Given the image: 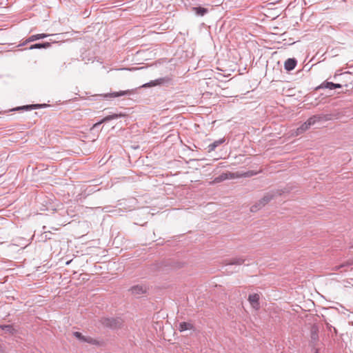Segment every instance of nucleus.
<instances>
[{
	"instance_id": "nucleus-22",
	"label": "nucleus",
	"mask_w": 353,
	"mask_h": 353,
	"mask_svg": "<svg viewBox=\"0 0 353 353\" xmlns=\"http://www.w3.org/2000/svg\"><path fill=\"white\" fill-rule=\"evenodd\" d=\"M113 323H115V320L114 319L111 320V323L109 324V325L112 327H116V325L113 324Z\"/></svg>"
},
{
	"instance_id": "nucleus-8",
	"label": "nucleus",
	"mask_w": 353,
	"mask_h": 353,
	"mask_svg": "<svg viewBox=\"0 0 353 353\" xmlns=\"http://www.w3.org/2000/svg\"><path fill=\"white\" fill-rule=\"evenodd\" d=\"M194 328V325L190 322H181L179 325V330L180 332H183L185 330H190Z\"/></svg>"
},
{
	"instance_id": "nucleus-12",
	"label": "nucleus",
	"mask_w": 353,
	"mask_h": 353,
	"mask_svg": "<svg viewBox=\"0 0 353 353\" xmlns=\"http://www.w3.org/2000/svg\"><path fill=\"white\" fill-rule=\"evenodd\" d=\"M0 328L10 334H13L14 333V329L11 325H0Z\"/></svg>"
},
{
	"instance_id": "nucleus-11",
	"label": "nucleus",
	"mask_w": 353,
	"mask_h": 353,
	"mask_svg": "<svg viewBox=\"0 0 353 353\" xmlns=\"http://www.w3.org/2000/svg\"><path fill=\"white\" fill-rule=\"evenodd\" d=\"M49 34H34V35H32L30 36V37H28V39H27L26 40V42H32V41H34L36 40H38V39H43V38H46L48 36Z\"/></svg>"
},
{
	"instance_id": "nucleus-19",
	"label": "nucleus",
	"mask_w": 353,
	"mask_h": 353,
	"mask_svg": "<svg viewBox=\"0 0 353 353\" xmlns=\"http://www.w3.org/2000/svg\"><path fill=\"white\" fill-rule=\"evenodd\" d=\"M272 199L270 196H265L263 198L262 201H260L259 205H265Z\"/></svg>"
},
{
	"instance_id": "nucleus-1",
	"label": "nucleus",
	"mask_w": 353,
	"mask_h": 353,
	"mask_svg": "<svg viewBox=\"0 0 353 353\" xmlns=\"http://www.w3.org/2000/svg\"><path fill=\"white\" fill-rule=\"evenodd\" d=\"M321 118L318 116H313L309 118L304 123L298 128L295 132V135L298 136L306 130H307L312 125L315 124L317 121H320Z\"/></svg>"
},
{
	"instance_id": "nucleus-5",
	"label": "nucleus",
	"mask_w": 353,
	"mask_h": 353,
	"mask_svg": "<svg viewBox=\"0 0 353 353\" xmlns=\"http://www.w3.org/2000/svg\"><path fill=\"white\" fill-rule=\"evenodd\" d=\"M259 299H260V296L259 294H256V293L250 294L248 296V301H249L250 305L256 310H259L260 308Z\"/></svg>"
},
{
	"instance_id": "nucleus-4",
	"label": "nucleus",
	"mask_w": 353,
	"mask_h": 353,
	"mask_svg": "<svg viewBox=\"0 0 353 353\" xmlns=\"http://www.w3.org/2000/svg\"><path fill=\"white\" fill-rule=\"evenodd\" d=\"M73 335L76 338H77L79 340H80L83 342L93 344V345H99V343L97 340H96L90 336H85L79 332H74L73 333Z\"/></svg>"
},
{
	"instance_id": "nucleus-10",
	"label": "nucleus",
	"mask_w": 353,
	"mask_h": 353,
	"mask_svg": "<svg viewBox=\"0 0 353 353\" xmlns=\"http://www.w3.org/2000/svg\"><path fill=\"white\" fill-rule=\"evenodd\" d=\"M225 142V139H221L219 140L215 141L212 143L210 144L208 146V152H210L212 151H214L216 147L220 145L221 144Z\"/></svg>"
},
{
	"instance_id": "nucleus-18",
	"label": "nucleus",
	"mask_w": 353,
	"mask_h": 353,
	"mask_svg": "<svg viewBox=\"0 0 353 353\" xmlns=\"http://www.w3.org/2000/svg\"><path fill=\"white\" fill-rule=\"evenodd\" d=\"M227 179H228V174H222L220 176L214 179V181L218 183V182H220V181H223Z\"/></svg>"
},
{
	"instance_id": "nucleus-17",
	"label": "nucleus",
	"mask_w": 353,
	"mask_h": 353,
	"mask_svg": "<svg viewBox=\"0 0 353 353\" xmlns=\"http://www.w3.org/2000/svg\"><path fill=\"white\" fill-rule=\"evenodd\" d=\"M311 337L314 340L318 339V329L316 326H313L311 330Z\"/></svg>"
},
{
	"instance_id": "nucleus-9",
	"label": "nucleus",
	"mask_w": 353,
	"mask_h": 353,
	"mask_svg": "<svg viewBox=\"0 0 353 353\" xmlns=\"http://www.w3.org/2000/svg\"><path fill=\"white\" fill-rule=\"evenodd\" d=\"M121 116V114H112V115H108L105 117H104L102 120H101L100 121L96 123L94 125H93V128H96L97 127L98 125H101V123H105V122H107V121H109L110 120H112V119H117L118 117H119Z\"/></svg>"
},
{
	"instance_id": "nucleus-13",
	"label": "nucleus",
	"mask_w": 353,
	"mask_h": 353,
	"mask_svg": "<svg viewBox=\"0 0 353 353\" xmlns=\"http://www.w3.org/2000/svg\"><path fill=\"white\" fill-rule=\"evenodd\" d=\"M50 46V43L48 42H46L43 43H36L30 46V49L34 48H47Z\"/></svg>"
},
{
	"instance_id": "nucleus-6",
	"label": "nucleus",
	"mask_w": 353,
	"mask_h": 353,
	"mask_svg": "<svg viewBox=\"0 0 353 353\" xmlns=\"http://www.w3.org/2000/svg\"><path fill=\"white\" fill-rule=\"evenodd\" d=\"M148 288L145 285H137L132 287L130 290L133 295H141L147 292Z\"/></svg>"
},
{
	"instance_id": "nucleus-15",
	"label": "nucleus",
	"mask_w": 353,
	"mask_h": 353,
	"mask_svg": "<svg viewBox=\"0 0 353 353\" xmlns=\"http://www.w3.org/2000/svg\"><path fill=\"white\" fill-rule=\"evenodd\" d=\"M36 107H37V105H23V106H20V107L14 108L12 110H32Z\"/></svg>"
},
{
	"instance_id": "nucleus-21",
	"label": "nucleus",
	"mask_w": 353,
	"mask_h": 353,
	"mask_svg": "<svg viewBox=\"0 0 353 353\" xmlns=\"http://www.w3.org/2000/svg\"><path fill=\"white\" fill-rule=\"evenodd\" d=\"M353 265V258L349 259L345 264H343L341 266H339L338 268V269H339L340 268L344 267V266H347V265L349 266V265Z\"/></svg>"
},
{
	"instance_id": "nucleus-25",
	"label": "nucleus",
	"mask_w": 353,
	"mask_h": 353,
	"mask_svg": "<svg viewBox=\"0 0 353 353\" xmlns=\"http://www.w3.org/2000/svg\"><path fill=\"white\" fill-rule=\"evenodd\" d=\"M2 350V347H1V345H0V351H1Z\"/></svg>"
},
{
	"instance_id": "nucleus-3",
	"label": "nucleus",
	"mask_w": 353,
	"mask_h": 353,
	"mask_svg": "<svg viewBox=\"0 0 353 353\" xmlns=\"http://www.w3.org/2000/svg\"><path fill=\"white\" fill-rule=\"evenodd\" d=\"M170 81H171V79L170 77H163V78H159V79H157L156 80L151 81L150 82L147 83L143 85L142 87H143V88L154 87V86L160 85L168 83Z\"/></svg>"
},
{
	"instance_id": "nucleus-24",
	"label": "nucleus",
	"mask_w": 353,
	"mask_h": 353,
	"mask_svg": "<svg viewBox=\"0 0 353 353\" xmlns=\"http://www.w3.org/2000/svg\"><path fill=\"white\" fill-rule=\"evenodd\" d=\"M229 175H232L231 173H229ZM231 178H232V176H230Z\"/></svg>"
},
{
	"instance_id": "nucleus-20",
	"label": "nucleus",
	"mask_w": 353,
	"mask_h": 353,
	"mask_svg": "<svg viewBox=\"0 0 353 353\" xmlns=\"http://www.w3.org/2000/svg\"><path fill=\"white\" fill-rule=\"evenodd\" d=\"M256 174V172H254L251 171V172H245V173L241 174H239L237 176H253V175H254Z\"/></svg>"
},
{
	"instance_id": "nucleus-2",
	"label": "nucleus",
	"mask_w": 353,
	"mask_h": 353,
	"mask_svg": "<svg viewBox=\"0 0 353 353\" xmlns=\"http://www.w3.org/2000/svg\"><path fill=\"white\" fill-rule=\"evenodd\" d=\"M136 92V90L131 89V90H126L119 92H114L111 93L105 94L103 95L104 98H116L125 95H132L134 94Z\"/></svg>"
},
{
	"instance_id": "nucleus-7",
	"label": "nucleus",
	"mask_w": 353,
	"mask_h": 353,
	"mask_svg": "<svg viewBox=\"0 0 353 353\" xmlns=\"http://www.w3.org/2000/svg\"><path fill=\"white\" fill-rule=\"evenodd\" d=\"M297 61L294 59H288L285 62V69L290 71L292 70L296 65Z\"/></svg>"
},
{
	"instance_id": "nucleus-16",
	"label": "nucleus",
	"mask_w": 353,
	"mask_h": 353,
	"mask_svg": "<svg viewBox=\"0 0 353 353\" xmlns=\"http://www.w3.org/2000/svg\"><path fill=\"white\" fill-rule=\"evenodd\" d=\"M326 88H330L331 90L335 89V88H341V85L339 83H334L332 82H327L326 83Z\"/></svg>"
},
{
	"instance_id": "nucleus-23",
	"label": "nucleus",
	"mask_w": 353,
	"mask_h": 353,
	"mask_svg": "<svg viewBox=\"0 0 353 353\" xmlns=\"http://www.w3.org/2000/svg\"><path fill=\"white\" fill-rule=\"evenodd\" d=\"M251 210L252 211H255L256 210V206H252V208H251Z\"/></svg>"
},
{
	"instance_id": "nucleus-14",
	"label": "nucleus",
	"mask_w": 353,
	"mask_h": 353,
	"mask_svg": "<svg viewBox=\"0 0 353 353\" xmlns=\"http://www.w3.org/2000/svg\"><path fill=\"white\" fill-rule=\"evenodd\" d=\"M193 10L195 11L196 14L201 16H203L208 12V10L206 8L201 7L194 8Z\"/></svg>"
}]
</instances>
